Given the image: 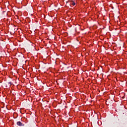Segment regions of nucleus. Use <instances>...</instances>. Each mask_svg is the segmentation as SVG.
<instances>
[{
    "instance_id": "nucleus-1",
    "label": "nucleus",
    "mask_w": 127,
    "mask_h": 127,
    "mask_svg": "<svg viewBox=\"0 0 127 127\" xmlns=\"http://www.w3.org/2000/svg\"><path fill=\"white\" fill-rule=\"evenodd\" d=\"M16 125L19 126V127H24L25 126V124H23V123H22L20 121H18L16 123Z\"/></svg>"
},
{
    "instance_id": "nucleus-2",
    "label": "nucleus",
    "mask_w": 127,
    "mask_h": 127,
    "mask_svg": "<svg viewBox=\"0 0 127 127\" xmlns=\"http://www.w3.org/2000/svg\"><path fill=\"white\" fill-rule=\"evenodd\" d=\"M8 84H10V85H13V83L11 81L9 82Z\"/></svg>"
},
{
    "instance_id": "nucleus-3",
    "label": "nucleus",
    "mask_w": 127,
    "mask_h": 127,
    "mask_svg": "<svg viewBox=\"0 0 127 127\" xmlns=\"http://www.w3.org/2000/svg\"><path fill=\"white\" fill-rule=\"evenodd\" d=\"M72 5L73 6H75L76 5V3H75L74 2H73L72 3Z\"/></svg>"
}]
</instances>
